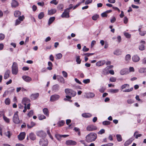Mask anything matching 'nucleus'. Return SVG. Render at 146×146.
I'll return each mask as SVG.
<instances>
[{
  "label": "nucleus",
  "mask_w": 146,
  "mask_h": 146,
  "mask_svg": "<svg viewBox=\"0 0 146 146\" xmlns=\"http://www.w3.org/2000/svg\"><path fill=\"white\" fill-rule=\"evenodd\" d=\"M97 138L96 133L92 132L87 135L86 137V141L87 142H90L94 141Z\"/></svg>",
  "instance_id": "nucleus-1"
},
{
  "label": "nucleus",
  "mask_w": 146,
  "mask_h": 146,
  "mask_svg": "<svg viewBox=\"0 0 146 146\" xmlns=\"http://www.w3.org/2000/svg\"><path fill=\"white\" fill-rule=\"evenodd\" d=\"M12 73L13 74L16 75L18 72V68L17 63L15 62L13 63L12 66Z\"/></svg>",
  "instance_id": "nucleus-2"
},
{
  "label": "nucleus",
  "mask_w": 146,
  "mask_h": 146,
  "mask_svg": "<svg viewBox=\"0 0 146 146\" xmlns=\"http://www.w3.org/2000/svg\"><path fill=\"white\" fill-rule=\"evenodd\" d=\"M65 92L66 94L70 95L72 97H74L76 95L75 92L68 88L65 89Z\"/></svg>",
  "instance_id": "nucleus-3"
},
{
  "label": "nucleus",
  "mask_w": 146,
  "mask_h": 146,
  "mask_svg": "<svg viewBox=\"0 0 146 146\" xmlns=\"http://www.w3.org/2000/svg\"><path fill=\"white\" fill-rule=\"evenodd\" d=\"M18 112L16 111L14 113L13 117V121L15 124H18L20 123V120L18 115Z\"/></svg>",
  "instance_id": "nucleus-4"
},
{
  "label": "nucleus",
  "mask_w": 146,
  "mask_h": 146,
  "mask_svg": "<svg viewBox=\"0 0 146 146\" xmlns=\"http://www.w3.org/2000/svg\"><path fill=\"white\" fill-rule=\"evenodd\" d=\"M60 98V96L57 94L52 95L50 98V101L52 102H54L58 100Z\"/></svg>",
  "instance_id": "nucleus-5"
},
{
  "label": "nucleus",
  "mask_w": 146,
  "mask_h": 146,
  "mask_svg": "<svg viewBox=\"0 0 146 146\" xmlns=\"http://www.w3.org/2000/svg\"><path fill=\"white\" fill-rule=\"evenodd\" d=\"M86 130L89 131H92L97 129L96 127L93 125H90L86 127Z\"/></svg>",
  "instance_id": "nucleus-6"
},
{
  "label": "nucleus",
  "mask_w": 146,
  "mask_h": 146,
  "mask_svg": "<svg viewBox=\"0 0 146 146\" xmlns=\"http://www.w3.org/2000/svg\"><path fill=\"white\" fill-rule=\"evenodd\" d=\"M48 141L47 139H42L39 142V144L41 146H47Z\"/></svg>",
  "instance_id": "nucleus-7"
},
{
  "label": "nucleus",
  "mask_w": 146,
  "mask_h": 146,
  "mask_svg": "<svg viewBox=\"0 0 146 146\" xmlns=\"http://www.w3.org/2000/svg\"><path fill=\"white\" fill-rule=\"evenodd\" d=\"M76 142L72 140H68L66 141L65 144L67 145H76Z\"/></svg>",
  "instance_id": "nucleus-8"
},
{
  "label": "nucleus",
  "mask_w": 146,
  "mask_h": 146,
  "mask_svg": "<svg viewBox=\"0 0 146 146\" xmlns=\"http://www.w3.org/2000/svg\"><path fill=\"white\" fill-rule=\"evenodd\" d=\"M36 135L38 136L41 137H45L46 135L45 133L42 131L37 132Z\"/></svg>",
  "instance_id": "nucleus-9"
},
{
  "label": "nucleus",
  "mask_w": 146,
  "mask_h": 146,
  "mask_svg": "<svg viewBox=\"0 0 146 146\" xmlns=\"http://www.w3.org/2000/svg\"><path fill=\"white\" fill-rule=\"evenodd\" d=\"M69 11H67L65 10L64 12L61 15V17L62 18H68L69 17Z\"/></svg>",
  "instance_id": "nucleus-10"
},
{
  "label": "nucleus",
  "mask_w": 146,
  "mask_h": 146,
  "mask_svg": "<svg viewBox=\"0 0 146 146\" xmlns=\"http://www.w3.org/2000/svg\"><path fill=\"white\" fill-rule=\"evenodd\" d=\"M25 132L21 133L18 136V138L20 140H23L25 137Z\"/></svg>",
  "instance_id": "nucleus-11"
},
{
  "label": "nucleus",
  "mask_w": 146,
  "mask_h": 146,
  "mask_svg": "<svg viewBox=\"0 0 146 146\" xmlns=\"http://www.w3.org/2000/svg\"><path fill=\"white\" fill-rule=\"evenodd\" d=\"M22 78L26 82H30L32 80V79L30 77L27 76H23Z\"/></svg>",
  "instance_id": "nucleus-12"
},
{
  "label": "nucleus",
  "mask_w": 146,
  "mask_h": 146,
  "mask_svg": "<svg viewBox=\"0 0 146 146\" xmlns=\"http://www.w3.org/2000/svg\"><path fill=\"white\" fill-rule=\"evenodd\" d=\"M105 63V60H101L97 62L96 63V65L98 66H100L103 65Z\"/></svg>",
  "instance_id": "nucleus-13"
},
{
  "label": "nucleus",
  "mask_w": 146,
  "mask_h": 146,
  "mask_svg": "<svg viewBox=\"0 0 146 146\" xmlns=\"http://www.w3.org/2000/svg\"><path fill=\"white\" fill-rule=\"evenodd\" d=\"M11 7H16L19 5V3L15 0H12L11 3Z\"/></svg>",
  "instance_id": "nucleus-14"
},
{
  "label": "nucleus",
  "mask_w": 146,
  "mask_h": 146,
  "mask_svg": "<svg viewBox=\"0 0 146 146\" xmlns=\"http://www.w3.org/2000/svg\"><path fill=\"white\" fill-rule=\"evenodd\" d=\"M30 102V100L29 99L25 98L23 99L22 103L25 105V106H26L27 104L29 103Z\"/></svg>",
  "instance_id": "nucleus-15"
},
{
  "label": "nucleus",
  "mask_w": 146,
  "mask_h": 146,
  "mask_svg": "<svg viewBox=\"0 0 146 146\" xmlns=\"http://www.w3.org/2000/svg\"><path fill=\"white\" fill-rule=\"evenodd\" d=\"M95 96V94L92 92H89L86 94V97L88 98H92Z\"/></svg>",
  "instance_id": "nucleus-16"
},
{
  "label": "nucleus",
  "mask_w": 146,
  "mask_h": 146,
  "mask_svg": "<svg viewBox=\"0 0 146 146\" xmlns=\"http://www.w3.org/2000/svg\"><path fill=\"white\" fill-rule=\"evenodd\" d=\"M132 59L133 62H137L139 61L140 58L137 55H135L132 57Z\"/></svg>",
  "instance_id": "nucleus-17"
},
{
  "label": "nucleus",
  "mask_w": 146,
  "mask_h": 146,
  "mask_svg": "<svg viewBox=\"0 0 146 146\" xmlns=\"http://www.w3.org/2000/svg\"><path fill=\"white\" fill-rule=\"evenodd\" d=\"M59 86L56 84L53 85L52 87V90L54 92H57L59 90Z\"/></svg>",
  "instance_id": "nucleus-18"
},
{
  "label": "nucleus",
  "mask_w": 146,
  "mask_h": 146,
  "mask_svg": "<svg viewBox=\"0 0 146 146\" xmlns=\"http://www.w3.org/2000/svg\"><path fill=\"white\" fill-rule=\"evenodd\" d=\"M39 96V94L38 93L32 94L31 96V98L33 100H35Z\"/></svg>",
  "instance_id": "nucleus-19"
},
{
  "label": "nucleus",
  "mask_w": 146,
  "mask_h": 146,
  "mask_svg": "<svg viewBox=\"0 0 146 146\" xmlns=\"http://www.w3.org/2000/svg\"><path fill=\"white\" fill-rule=\"evenodd\" d=\"M56 12V10L55 9H51L48 11V14L49 15H51L55 13Z\"/></svg>",
  "instance_id": "nucleus-20"
},
{
  "label": "nucleus",
  "mask_w": 146,
  "mask_h": 146,
  "mask_svg": "<svg viewBox=\"0 0 146 146\" xmlns=\"http://www.w3.org/2000/svg\"><path fill=\"white\" fill-rule=\"evenodd\" d=\"M57 76V79L58 81L62 83H64L65 81L64 79L62 76Z\"/></svg>",
  "instance_id": "nucleus-21"
},
{
  "label": "nucleus",
  "mask_w": 146,
  "mask_h": 146,
  "mask_svg": "<svg viewBox=\"0 0 146 146\" xmlns=\"http://www.w3.org/2000/svg\"><path fill=\"white\" fill-rule=\"evenodd\" d=\"M113 54L117 56L121 55V52L119 49H117L115 50L113 53Z\"/></svg>",
  "instance_id": "nucleus-22"
},
{
  "label": "nucleus",
  "mask_w": 146,
  "mask_h": 146,
  "mask_svg": "<svg viewBox=\"0 0 146 146\" xmlns=\"http://www.w3.org/2000/svg\"><path fill=\"white\" fill-rule=\"evenodd\" d=\"M10 73V71L9 70H8L6 71L4 76V79H6L9 78V76Z\"/></svg>",
  "instance_id": "nucleus-23"
},
{
  "label": "nucleus",
  "mask_w": 146,
  "mask_h": 146,
  "mask_svg": "<svg viewBox=\"0 0 146 146\" xmlns=\"http://www.w3.org/2000/svg\"><path fill=\"white\" fill-rule=\"evenodd\" d=\"M82 116L85 118H88L92 116V115L88 113H84L82 114Z\"/></svg>",
  "instance_id": "nucleus-24"
},
{
  "label": "nucleus",
  "mask_w": 146,
  "mask_h": 146,
  "mask_svg": "<svg viewBox=\"0 0 146 146\" xmlns=\"http://www.w3.org/2000/svg\"><path fill=\"white\" fill-rule=\"evenodd\" d=\"M131 59V56L130 54H127L125 57V60L127 63H128L129 62Z\"/></svg>",
  "instance_id": "nucleus-25"
},
{
  "label": "nucleus",
  "mask_w": 146,
  "mask_h": 146,
  "mask_svg": "<svg viewBox=\"0 0 146 146\" xmlns=\"http://www.w3.org/2000/svg\"><path fill=\"white\" fill-rule=\"evenodd\" d=\"M141 28H139L138 31L139 32V34L141 36H144L146 34V31H141Z\"/></svg>",
  "instance_id": "nucleus-26"
},
{
  "label": "nucleus",
  "mask_w": 146,
  "mask_h": 146,
  "mask_svg": "<svg viewBox=\"0 0 146 146\" xmlns=\"http://www.w3.org/2000/svg\"><path fill=\"white\" fill-rule=\"evenodd\" d=\"M29 137L32 140H34L36 139V136L33 133H31L29 134Z\"/></svg>",
  "instance_id": "nucleus-27"
},
{
  "label": "nucleus",
  "mask_w": 146,
  "mask_h": 146,
  "mask_svg": "<svg viewBox=\"0 0 146 146\" xmlns=\"http://www.w3.org/2000/svg\"><path fill=\"white\" fill-rule=\"evenodd\" d=\"M129 85L128 84H125L122 85L121 87V90H123L124 89L127 88H129Z\"/></svg>",
  "instance_id": "nucleus-28"
},
{
  "label": "nucleus",
  "mask_w": 146,
  "mask_h": 146,
  "mask_svg": "<svg viewBox=\"0 0 146 146\" xmlns=\"http://www.w3.org/2000/svg\"><path fill=\"white\" fill-rule=\"evenodd\" d=\"M5 135L8 138H10L12 133L9 131H7V132H5L4 133Z\"/></svg>",
  "instance_id": "nucleus-29"
},
{
  "label": "nucleus",
  "mask_w": 146,
  "mask_h": 146,
  "mask_svg": "<svg viewBox=\"0 0 146 146\" xmlns=\"http://www.w3.org/2000/svg\"><path fill=\"white\" fill-rule=\"evenodd\" d=\"M21 15V12L19 11H15L14 15L15 17H17Z\"/></svg>",
  "instance_id": "nucleus-30"
},
{
  "label": "nucleus",
  "mask_w": 146,
  "mask_h": 146,
  "mask_svg": "<svg viewBox=\"0 0 146 146\" xmlns=\"http://www.w3.org/2000/svg\"><path fill=\"white\" fill-rule=\"evenodd\" d=\"M132 142V140L129 139L126 141L124 143V145L125 146H127L130 144Z\"/></svg>",
  "instance_id": "nucleus-31"
},
{
  "label": "nucleus",
  "mask_w": 146,
  "mask_h": 146,
  "mask_svg": "<svg viewBox=\"0 0 146 146\" xmlns=\"http://www.w3.org/2000/svg\"><path fill=\"white\" fill-rule=\"evenodd\" d=\"M109 92L112 94L116 93L119 92V90L118 89H111L110 90Z\"/></svg>",
  "instance_id": "nucleus-32"
},
{
  "label": "nucleus",
  "mask_w": 146,
  "mask_h": 146,
  "mask_svg": "<svg viewBox=\"0 0 146 146\" xmlns=\"http://www.w3.org/2000/svg\"><path fill=\"white\" fill-rule=\"evenodd\" d=\"M35 125V123L31 121V125H29V124H27V125L28 128L29 129H31Z\"/></svg>",
  "instance_id": "nucleus-33"
},
{
  "label": "nucleus",
  "mask_w": 146,
  "mask_h": 146,
  "mask_svg": "<svg viewBox=\"0 0 146 146\" xmlns=\"http://www.w3.org/2000/svg\"><path fill=\"white\" fill-rule=\"evenodd\" d=\"M43 111L44 113L46 116H48V110L47 108H44L43 110Z\"/></svg>",
  "instance_id": "nucleus-34"
},
{
  "label": "nucleus",
  "mask_w": 146,
  "mask_h": 146,
  "mask_svg": "<svg viewBox=\"0 0 146 146\" xmlns=\"http://www.w3.org/2000/svg\"><path fill=\"white\" fill-rule=\"evenodd\" d=\"M48 67H47V69L49 70H51L52 69V64L50 62H48Z\"/></svg>",
  "instance_id": "nucleus-35"
},
{
  "label": "nucleus",
  "mask_w": 146,
  "mask_h": 146,
  "mask_svg": "<svg viewBox=\"0 0 146 146\" xmlns=\"http://www.w3.org/2000/svg\"><path fill=\"white\" fill-rule=\"evenodd\" d=\"M55 18L54 17H52L50 18L48 22V25L51 24L53 21L54 20Z\"/></svg>",
  "instance_id": "nucleus-36"
},
{
  "label": "nucleus",
  "mask_w": 146,
  "mask_h": 146,
  "mask_svg": "<svg viewBox=\"0 0 146 146\" xmlns=\"http://www.w3.org/2000/svg\"><path fill=\"white\" fill-rule=\"evenodd\" d=\"M76 61L78 64H80L81 61V60L80 58V57L79 56H76Z\"/></svg>",
  "instance_id": "nucleus-37"
},
{
  "label": "nucleus",
  "mask_w": 146,
  "mask_h": 146,
  "mask_svg": "<svg viewBox=\"0 0 146 146\" xmlns=\"http://www.w3.org/2000/svg\"><path fill=\"white\" fill-rule=\"evenodd\" d=\"M55 137L56 139L59 141H60L61 140V135L58 134H55Z\"/></svg>",
  "instance_id": "nucleus-38"
},
{
  "label": "nucleus",
  "mask_w": 146,
  "mask_h": 146,
  "mask_svg": "<svg viewBox=\"0 0 146 146\" xmlns=\"http://www.w3.org/2000/svg\"><path fill=\"white\" fill-rule=\"evenodd\" d=\"M138 133V132L137 131L135 132L134 134V136L135 137L136 139H137L138 137H141L142 136V134H137Z\"/></svg>",
  "instance_id": "nucleus-39"
},
{
  "label": "nucleus",
  "mask_w": 146,
  "mask_h": 146,
  "mask_svg": "<svg viewBox=\"0 0 146 146\" xmlns=\"http://www.w3.org/2000/svg\"><path fill=\"white\" fill-rule=\"evenodd\" d=\"M62 56V55L61 53H58L56 55V59H61Z\"/></svg>",
  "instance_id": "nucleus-40"
},
{
  "label": "nucleus",
  "mask_w": 146,
  "mask_h": 146,
  "mask_svg": "<svg viewBox=\"0 0 146 146\" xmlns=\"http://www.w3.org/2000/svg\"><path fill=\"white\" fill-rule=\"evenodd\" d=\"M44 16V14L43 12H41L38 15V17L39 19H41Z\"/></svg>",
  "instance_id": "nucleus-41"
},
{
  "label": "nucleus",
  "mask_w": 146,
  "mask_h": 146,
  "mask_svg": "<svg viewBox=\"0 0 146 146\" xmlns=\"http://www.w3.org/2000/svg\"><path fill=\"white\" fill-rule=\"evenodd\" d=\"M139 72L140 73H144L146 72V68H141L139 70Z\"/></svg>",
  "instance_id": "nucleus-42"
},
{
  "label": "nucleus",
  "mask_w": 146,
  "mask_h": 146,
  "mask_svg": "<svg viewBox=\"0 0 146 146\" xmlns=\"http://www.w3.org/2000/svg\"><path fill=\"white\" fill-rule=\"evenodd\" d=\"M127 69H123L121 70L120 71V74L122 75L125 74L127 73Z\"/></svg>",
  "instance_id": "nucleus-43"
},
{
  "label": "nucleus",
  "mask_w": 146,
  "mask_h": 146,
  "mask_svg": "<svg viewBox=\"0 0 146 146\" xmlns=\"http://www.w3.org/2000/svg\"><path fill=\"white\" fill-rule=\"evenodd\" d=\"M117 140L119 141H122L121 136L120 135H116Z\"/></svg>",
  "instance_id": "nucleus-44"
},
{
  "label": "nucleus",
  "mask_w": 146,
  "mask_h": 146,
  "mask_svg": "<svg viewBox=\"0 0 146 146\" xmlns=\"http://www.w3.org/2000/svg\"><path fill=\"white\" fill-rule=\"evenodd\" d=\"M5 104L7 105H9L10 103V100L9 98H7L6 99L5 101Z\"/></svg>",
  "instance_id": "nucleus-45"
},
{
  "label": "nucleus",
  "mask_w": 146,
  "mask_h": 146,
  "mask_svg": "<svg viewBox=\"0 0 146 146\" xmlns=\"http://www.w3.org/2000/svg\"><path fill=\"white\" fill-rule=\"evenodd\" d=\"M110 122L108 121H105L102 122V124L104 125H108L110 124Z\"/></svg>",
  "instance_id": "nucleus-46"
},
{
  "label": "nucleus",
  "mask_w": 146,
  "mask_h": 146,
  "mask_svg": "<svg viewBox=\"0 0 146 146\" xmlns=\"http://www.w3.org/2000/svg\"><path fill=\"white\" fill-rule=\"evenodd\" d=\"M64 121H61L59 122L58 123V126L60 127L64 125Z\"/></svg>",
  "instance_id": "nucleus-47"
},
{
  "label": "nucleus",
  "mask_w": 146,
  "mask_h": 146,
  "mask_svg": "<svg viewBox=\"0 0 146 146\" xmlns=\"http://www.w3.org/2000/svg\"><path fill=\"white\" fill-rule=\"evenodd\" d=\"M145 49V46L143 44H141L139 46V49L141 50H143Z\"/></svg>",
  "instance_id": "nucleus-48"
},
{
  "label": "nucleus",
  "mask_w": 146,
  "mask_h": 146,
  "mask_svg": "<svg viewBox=\"0 0 146 146\" xmlns=\"http://www.w3.org/2000/svg\"><path fill=\"white\" fill-rule=\"evenodd\" d=\"M133 88L132 87L129 89H125L123 90V92H131L133 90Z\"/></svg>",
  "instance_id": "nucleus-49"
},
{
  "label": "nucleus",
  "mask_w": 146,
  "mask_h": 146,
  "mask_svg": "<svg viewBox=\"0 0 146 146\" xmlns=\"http://www.w3.org/2000/svg\"><path fill=\"white\" fill-rule=\"evenodd\" d=\"M127 103L129 104H133L134 102V100L132 99H129L127 100Z\"/></svg>",
  "instance_id": "nucleus-50"
},
{
  "label": "nucleus",
  "mask_w": 146,
  "mask_h": 146,
  "mask_svg": "<svg viewBox=\"0 0 146 146\" xmlns=\"http://www.w3.org/2000/svg\"><path fill=\"white\" fill-rule=\"evenodd\" d=\"M3 118L4 121L7 123H9V119L4 115L3 116Z\"/></svg>",
  "instance_id": "nucleus-51"
},
{
  "label": "nucleus",
  "mask_w": 146,
  "mask_h": 146,
  "mask_svg": "<svg viewBox=\"0 0 146 146\" xmlns=\"http://www.w3.org/2000/svg\"><path fill=\"white\" fill-rule=\"evenodd\" d=\"M64 7V5L63 4H59L58 5L57 8L59 10H62Z\"/></svg>",
  "instance_id": "nucleus-52"
},
{
  "label": "nucleus",
  "mask_w": 146,
  "mask_h": 146,
  "mask_svg": "<svg viewBox=\"0 0 146 146\" xmlns=\"http://www.w3.org/2000/svg\"><path fill=\"white\" fill-rule=\"evenodd\" d=\"M99 17V15H96L93 16L92 19L94 20H96Z\"/></svg>",
  "instance_id": "nucleus-53"
},
{
  "label": "nucleus",
  "mask_w": 146,
  "mask_h": 146,
  "mask_svg": "<svg viewBox=\"0 0 146 146\" xmlns=\"http://www.w3.org/2000/svg\"><path fill=\"white\" fill-rule=\"evenodd\" d=\"M47 133L48 134V135H49V137H50L52 140H53V137H52V136L51 135V134L50 133V130L49 129H48V130H47Z\"/></svg>",
  "instance_id": "nucleus-54"
},
{
  "label": "nucleus",
  "mask_w": 146,
  "mask_h": 146,
  "mask_svg": "<svg viewBox=\"0 0 146 146\" xmlns=\"http://www.w3.org/2000/svg\"><path fill=\"white\" fill-rule=\"evenodd\" d=\"M83 82L85 84H87L89 83L90 82V80L89 79L84 80L83 81Z\"/></svg>",
  "instance_id": "nucleus-55"
},
{
  "label": "nucleus",
  "mask_w": 146,
  "mask_h": 146,
  "mask_svg": "<svg viewBox=\"0 0 146 146\" xmlns=\"http://www.w3.org/2000/svg\"><path fill=\"white\" fill-rule=\"evenodd\" d=\"M50 3L56 5L58 3V2L56 0H53L50 2Z\"/></svg>",
  "instance_id": "nucleus-56"
},
{
  "label": "nucleus",
  "mask_w": 146,
  "mask_h": 146,
  "mask_svg": "<svg viewBox=\"0 0 146 146\" xmlns=\"http://www.w3.org/2000/svg\"><path fill=\"white\" fill-rule=\"evenodd\" d=\"M105 130L103 129H101L99 132H98V134H102L105 133Z\"/></svg>",
  "instance_id": "nucleus-57"
},
{
  "label": "nucleus",
  "mask_w": 146,
  "mask_h": 146,
  "mask_svg": "<svg viewBox=\"0 0 146 146\" xmlns=\"http://www.w3.org/2000/svg\"><path fill=\"white\" fill-rule=\"evenodd\" d=\"M46 117L43 115H40L38 117L39 119L40 120H42L43 119H45Z\"/></svg>",
  "instance_id": "nucleus-58"
},
{
  "label": "nucleus",
  "mask_w": 146,
  "mask_h": 146,
  "mask_svg": "<svg viewBox=\"0 0 146 146\" xmlns=\"http://www.w3.org/2000/svg\"><path fill=\"white\" fill-rule=\"evenodd\" d=\"M124 35L126 36V37L127 38H129L131 37L130 35L127 33H124Z\"/></svg>",
  "instance_id": "nucleus-59"
},
{
  "label": "nucleus",
  "mask_w": 146,
  "mask_h": 146,
  "mask_svg": "<svg viewBox=\"0 0 146 146\" xmlns=\"http://www.w3.org/2000/svg\"><path fill=\"white\" fill-rule=\"evenodd\" d=\"M110 80L111 82H115L116 80V79L114 77H111L110 79Z\"/></svg>",
  "instance_id": "nucleus-60"
},
{
  "label": "nucleus",
  "mask_w": 146,
  "mask_h": 146,
  "mask_svg": "<svg viewBox=\"0 0 146 146\" xmlns=\"http://www.w3.org/2000/svg\"><path fill=\"white\" fill-rule=\"evenodd\" d=\"M94 54V53H86L83 54V55H86L87 56H89L92 55Z\"/></svg>",
  "instance_id": "nucleus-61"
},
{
  "label": "nucleus",
  "mask_w": 146,
  "mask_h": 146,
  "mask_svg": "<svg viewBox=\"0 0 146 146\" xmlns=\"http://www.w3.org/2000/svg\"><path fill=\"white\" fill-rule=\"evenodd\" d=\"M62 73L64 77L65 78L67 77L68 76V74L66 72L63 71H62Z\"/></svg>",
  "instance_id": "nucleus-62"
},
{
  "label": "nucleus",
  "mask_w": 146,
  "mask_h": 146,
  "mask_svg": "<svg viewBox=\"0 0 146 146\" xmlns=\"http://www.w3.org/2000/svg\"><path fill=\"white\" fill-rule=\"evenodd\" d=\"M105 90V88L103 87H102L99 89V91L101 93L104 92Z\"/></svg>",
  "instance_id": "nucleus-63"
},
{
  "label": "nucleus",
  "mask_w": 146,
  "mask_h": 146,
  "mask_svg": "<svg viewBox=\"0 0 146 146\" xmlns=\"http://www.w3.org/2000/svg\"><path fill=\"white\" fill-rule=\"evenodd\" d=\"M33 114V111L31 110L28 113V115L29 117H30Z\"/></svg>",
  "instance_id": "nucleus-64"
}]
</instances>
